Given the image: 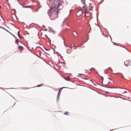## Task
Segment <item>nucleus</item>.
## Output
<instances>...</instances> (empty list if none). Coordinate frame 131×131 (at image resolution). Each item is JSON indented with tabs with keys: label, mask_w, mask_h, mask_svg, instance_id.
Masks as SVG:
<instances>
[{
	"label": "nucleus",
	"mask_w": 131,
	"mask_h": 131,
	"mask_svg": "<svg viewBox=\"0 0 131 131\" xmlns=\"http://www.w3.org/2000/svg\"><path fill=\"white\" fill-rule=\"evenodd\" d=\"M58 9L56 8L55 6L54 7L52 6V8L48 12V15L52 20H54L58 18Z\"/></svg>",
	"instance_id": "nucleus-1"
},
{
	"label": "nucleus",
	"mask_w": 131,
	"mask_h": 131,
	"mask_svg": "<svg viewBox=\"0 0 131 131\" xmlns=\"http://www.w3.org/2000/svg\"><path fill=\"white\" fill-rule=\"evenodd\" d=\"M62 0H55L53 2V5L52 6L54 7V6H55L56 8V6H57L56 9H58V8H59L60 6L62 5Z\"/></svg>",
	"instance_id": "nucleus-2"
},
{
	"label": "nucleus",
	"mask_w": 131,
	"mask_h": 131,
	"mask_svg": "<svg viewBox=\"0 0 131 131\" xmlns=\"http://www.w3.org/2000/svg\"><path fill=\"white\" fill-rule=\"evenodd\" d=\"M81 2L84 5V6H83V7L84 10V16H86V13H88V12L86 10V8L85 4V0H81Z\"/></svg>",
	"instance_id": "nucleus-3"
},
{
	"label": "nucleus",
	"mask_w": 131,
	"mask_h": 131,
	"mask_svg": "<svg viewBox=\"0 0 131 131\" xmlns=\"http://www.w3.org/2000/svg\"><path fill=\"white\" fill-rule=\"evenodd\" d=\"M124 63L126 66H128L131 65V61L129 60H126L124 62Z\"/></svg>",
	"instance_id": "nucleus-4"
},
{
	"label": "nucleus",
	"mask_w": 131,
	"mask_h": 131,
	"mask_svg": "<svg viewBox=\"0 0 131 131\" xmlns=\"http://www.w3.org/2000/svg\"><path fill=\"white\" fill-rule=\"evenodd\" d=\"M127 92L126 91L124 90V89H121L118 90V93L119 94H122L126 93Z\"/></svg>",
	"instance_id": "nucleus-5"
},
{
	"label": "nucleus",
	"mask_w": 131,
	"mask_h": 131,
	"mask_svg": "<svg viewBox=\"0 0 131 131\" xmlns=\"http://www.w3.org/2000/svg\"><path fill=\"white\" fill-rule=\"evenodd\" d=\"M18 48L20 51H22L23 50V47L21 46H19L18 47Z\"/></svg>",
	"instance_id": "nucleus-6"
},
{
	"label": "nucleus",
	"mask_w": 131,
	"mask_h": 131,
	"mask_svg": "<svg viewBox=\"0 0 131 131\" xmlns=\"http://www.w3.org/2000/svg\"><path fill=\"white\" fill-rule=\"evenodd\" d=\"M83 12V10H81L78 12L77 14H78V15L79 16L81 15V14H82Z\"/></svg>",
	"instance_id": "nucleus-7"
},
{
	"label": "nucleus",
	"mask_w": 131,
	"mask_h": 131,
	"mask_svg": "<svg viewBox=\"0 0 131 131\" xmlns=\"http://www.w3.org/2000/svg\"><path fill=\"white\" fill-rule=\"evenodd\" d=\"M89 8L90 10H93V7L91 4H90Z\"/></svg>",
	"instance_id": "nucleus-8"
},
{
	"label": "nucleus",
	"mask_w": 131,
	"mask_h": 131,
	"mask_svg": "<svg viewBox=\"0 0 131 131\" xmlns=\"http://www.w3.org/2000/svg\"><path fill=\"white\" fill-rule=\"evenodd\" d=\"M60 94V93H58L57 97V100H58L59 99Z\"/></svg>",
	"instance_id": "nucleus-9"
},
{
	"label": "nucleus",
	"mask_w": 131,
	"mask_h": 131,
	"mask_svg": "<svg viewBox=\"0 0 131 131\" xmlns=\"http://www.w3.org/2000/svg\"><path fill=\"white\" fill-rule=\"evenodd\" d=\"M65 79L67 81H70V79L69 77H67L65 78Z\"/></svg>",
	"instance_id": "nucleus-10"
},
{
	"label": "nucleus",
	"mask_w": 131,
	"mask_h": 131,
	"mask_svg": "<svg viewBox=\"0 0 131 131\" xmlns=\"http://www.w3.org/2000/svg\"><path fill=\"white\" fill-rule=\"evenodd\" d=\"M64 114L65 115H68L69 114V112H66Z\"/></svg>",
	"instance_id": "nucleus-11"
},
{
	"label": "nucleus",
	"mask_w": 131,
	"mask_h": 131,
	"mask_svg": "<svg viewBox=\"0 0 131 131\" xmlns=\"http://www.w3.org/2000/svg\"><path fill=\"white\" fill-rule=\"evenodd\" d=\"M62 89V88H61L59 90L58 93H61Z\"/></svg>",
	"instance_id": "nucleus-12"
},
{
	"label": "nucleus",
	"mask_w": 131,
	"mask_h": 131,
	"mask_svg": "<svg viewBox=\"0 0 131 131\" xmlns=\"http://www.w3.org/2000/svg\"><path fill=\"white\" fill-rule=\"evenodd\" d=\"M73 34L74 35H75L77 34V33L75 32L74 31L73 32Z\"/></svg>",
	"instance_id": "nucleus-13"
},
{
	"label": "nucleus",
	"mask_w": 131,
	"mask_h": 131,
	"mask_svg": "<svg viewBox=\"0 0 131 131\" xmlns=\"http://www.w3.org/2000/svg\"><path fill=\"white\" fill-rule=\"evenodd\" d=\"M18 36L19 37L21 38V37L20 36V34H19V31H18Z\"/></svg>",
	"instance_id": "nucleus-14"
},
{
	"label": "nucleus",
	"mask_w": 131,
	"mask_h": 131,
	"mask_svg": "<svg viewBox=\"0 0 131 131\" xmlns=\"http://www.w3.org/2000/svg\"><path fill=\"white\" fill-rule=\"evenodd\" d=\"M42 84L38 85H37V86L40 87V86H42Z\"/></svg>",
	"instance_id": "nucleus-15"
},
{
	"label": "nucleus",
	"mask_w": 131,
	"mask_h": 131,
	"mask_svg": "<svg viewBox=\"0 0 131 131\" xmlns=\"http://www.w3.org/2000/svg\"><path fill=\"white\" fill-rule=\"evenodd\" d=\"M16 42H17V45H18L19 44H18V40H16Z\"/></svg>",
	"instance_id": "nucleus-16"
},
{
	"label": "nucleus",
	"mask_w": 131,
	"mask_h": 131,
	"mask_svg": "<svg viewBox=\"0 0 131 131\" xmlns=\"http://www.w3.org/2000/svg\"><path fill=\"white\" fill-rule=\"evenodd\" d=\"M38 11V9H36V12H37Z\"/></svg>",
	"instance_id": "nucleus-17"
},
{
	"label": "nucleus",
	"mask_w": 131,
	"mask_h": 131,
	"mask_svg": "<svg viewBox=\"0 0 131 131\" xmlns=\"http://www.w3.org/2000/svg\"><path fill=\"white\" fill-rule=\"evenodd\" d=\"M40 7H40H40H39V8H38V9H39V8H40Z\"/></svg>",
	"instance_id": "nucleus-18"
},
{
	"label": "nucleus",
	"mask_w": 131,
	"mask_h": 131,
	"mask_svg": "<svg viewBox=\"0 0 131 131\" xmlns=\"http://www.w3.org/2000/svg\"><path fill=\"white\" fill-rule=\"evenodd\" d=\"M45 53H47V54H48V53H47V52H45Z\"/></svg>",
	"instance_id": "nucleus-19"
},
{
	"label": "nucleus",
	"mask_w": 131,
	"mask_h": 131,
	"mask_svg": "<svg viewBox=\"0 0 131 131\" xmlns=\"http://www.w3.org/2000/svg\"><path fill=\"white\" fill-rule=\"evenodd\" d=\"M130 104H131V102H130Z\"/></svg>",
	"instance_id": "nucleus-20"
},
{
	"label": "nucleus",
	"mask_w": 131,
	"mask_h": 131,
	"mask_svg": "<svg viewBox=\"0 0 131 131\" xmlns=\"http://www.w3.org/2000/svg\"><path fill=\"white\" fill-rule=\"evenodd\" d=\"M45 49L46 50H47H47H47V49Z\"/></svg>",
	"instance_id": "nucleus-21"
},
{
	"label": "nucleus",
	"mask_w": 131,
	"mask_h": 131,
	"mask_svg": "<svg viewBox=\"0 0 131 131\" xmlns=\"http://www.w3.org/2000/svg\"><path fill=\"white\" fill-rule=\"evenodd\" d=\"M46 36L47 37H48L47 36Z\"/></svg>",
	"instance_id": "nucleus-22"
},
{
	"label": "nucleus",
	"mask_w": 131,
	"mask_h": 131,
	"mask_svg": "<svg viewBox=\"0 0 131 131\" xmlns=\"http://www.w3.org/2000/svg\"><path fill=\"white\" fill-rule=\"evenodd\" d=\"M1 8V6H0V8Z\"/></svg>",
	"instance_id": "nucleus-23"
}]
</instances>
